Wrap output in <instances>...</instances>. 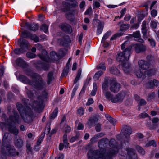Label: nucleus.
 Returning a JSON list of instances; mask_svg holds the SVG:
<instances>
[{"instance_id": "nucleus-1", "label": "nucleus", "mask_w": 159, "mask_h": 159, "mask_svg": "<svg viewBox=\"0 0 159 159\" xmlns=\"http://www.w3.org/2000/svg\"><path fill=\"white\" fill-rule=\"evenodd\" d=\"M26 74L34 79L32 81L23 75L19 76V80L24 83L34 86L35 89L37 91L41 90L45 88L46 82L40 75L31 72H27Z\"/></svg>"}, {"instance_id": "nucleus-2", "label": "nucleus", "mask_w": 159, "mask_h": 159, "mask_svg": "<svg viewBox=\"0 0 159 159\" xmlns=\"http://www.w3.org/2000/svg\"><path fill=\"white\" fill-rule=\"evenodd\" d=\"M132 52V47L128 46L122 52H120L117 55L116 59L117 61L121 62L122 67L124 72L128 73L130 71V65L128 60Z\"/></svg>"}, {"instance_id": "nucleus-3", "label": "nucleus", "mask_w": 159, "mask_h": 159, "mask_svg": "<svg viewBox=\"0 0 159 159\" xmlns=\"http://www.w3.org/2000/svg\"><path fill=\"white\" fill-rule=\"evenodd\" d=\"M43 52H45L46 54L43 55L42 54L38 55L39 57L42 60V62L40 61H38L37 65L35 66L38 69H43L44 70L47 71L49 68L48 62L49 61L56 60L58 58V56L55 52H51L50 53L51 58L50 59L48 57V53H47L45 51L43 50Z\"/></svg>"}, {"instance_id": "nucleus-4", "label": "nucleus", "mask_w": 159, "mask_h": 159, "mask_svg": "<svg viewBox=\"0 0 159 159\" xmlns=\"http://www.w3.org/2000/svg\"><path fill=\"white\" fill-rule=\"evenodd\" d=\"M18 118L19 117L18 116H16V117H14L11 116L10 117V120L13 121L10 123L7 126H6V124L4 123H1L0 124V126L2 129H3L5 127H7L8 130L10 132L13 133L15 135H16L18 133V130L14 127V125L15 124V121L17 122L18 123H19L18 121Z\"/></svg>"}, {"instance_id": "nucleus-5", "label": "nucleus", "mask_w": 159, "mask_h": 159, "mask_svg": "<svg viewBox=\"0 0 159 159\" xmlns=\"http://www.w3.org/2000/svg\"><path fill=\"white\" fill-rule=\"evenodd\" d=\"M78 6V3L77 2H75V3L70 4L67 1H64L62 2L61 6V9L64 12H68L72 8H75Z\"/></svg>"}, {"instance_id": "nucleus-6", "label": "nucleus", "mask_w": 159, "mask_h": 159, "mask_svg": "<svg viewBox=\"0 0 159 159\" xmlns=\"http://www.w3.org/2000/svg\"><path fill=\"white\" fill-rule=\"evenodd\" d=\"M26 88L27 94L29 98H31L33 96H36V97L37 96L39 98V99H42V98H47L48 93L47 92L45 91H43L42 93V96L41 97L42 98H39V96H38L39 95H38V93L37 92H36L35 90H34L32 91L31 89H30V90H29L27 89V88Z\"/></svg>"}, {"instance_id": "nucleus-7", "label": "nucleus", "mask_w": 159, "mask_h": 159, "mask_svg": "<svg viewBox=\"0 0 159 159\" xmlns=\"http://www.w3.org/2000/svg\"><path fill=\"white\" fill-rule=\"evenodd\" d=\"M129 27V24H123L121 25L119 32L114 35L110 39L111 40L116 39L117 37H119L124 34L125 31L128 30Z\"/></svg>"}, {"instance_id": "nucleus-8", "label": "nucleus", "mask_w": 159, "mask_h": 159, "mask_svg": "<svg viewBox=\"0 0 159 159\" xmlns=\"http://www.w3.org/2000/svg\"><path fill=\"white\" fill-rule=\"evenodd\" d=\"M131 46L132 48H133L137 53H139L143 52L146 50V46L142 43H136L133 44Z\"/></svg>"}, {"instance_id": "nucleus-9", "label": "nucleus", "mask_w": 159, "mask_h": 159, "mask_svg": "<svg viewBox=\"0 0 159 159\" xmlns=\"http://www.w3.org/2000/svg\"><path fill=\"white\" fill-rule=\"evenodd\" d=\"M110 83L111 84V85L109 89L111 92L117 93L120 90L121 86L119 83L116 82L115 80H113L110 81Z\"/></svg>"}, {"instance_id": "nucleus-10", "label": "nucleus", "mask_w": 159, "mask_h": 159, "mask_svg": "<svg viewBox=\"0 0 159 159\" xmlns=\"http://www.w3.org/2000/svg\"><path fill=\"white\" fill-rule=\"evenodd\" d=\"M98 120V119L97 118L94 117L89 120L88 123L89 125H90L91 126L95 125L96 131L99 132L101 129V125L99 123H97Z\"/></svg>"}, {"instance_id": "nucleus-11", "label": "nucleus", "mask_w": 159, "mask_h": 159, "mask_svg": "<svg viewBox=\"0 0 159 159\" xmlns=\"http://www.w3.org/2000/svg\"><path fill=\"white\" fill-rule=\"evenodd\" d=\"M138 64L140 69L146 70L150 67V64L144 60H141L138 62Z\"/></svg>"}, {"instance_id": "nucleus-12", "label": "nucleus", "mask_w": 159, "mask_h": 159, "mask_svg": "<svg viewBox=\"0 0 159 159\" xmlns=\"http://www.w3.org/2000/svg\"><path fill=\"white\" fill-rule=\"evenodd\" d=\"M112 80H110L109 77H105L103 80L102 82V88L103 91H106L108 90L109 88V82Z\"/></svg>"}, {"instance_id": "nucleus-13", "label": "nucleus", "mask_w": 159, "mask_h": 159, "mask_svg": "<svg viewBox=\"0 0 159 159\" xmlns=\"http://www.w3.org/2000/svg\"><path fill=\"white\" fill-rule=\"evenodd\" d=\"M104 152V151L97 150L94 151L93 154L96 159H104L105 157V154Z\"/></svg>"}, {"instance_id": "nucleus-14", "label": "nucleus", "mask_w": 159, "mask_h": 159, "mask_svg": "<svg viewBox=\"0 0 159 159\" xmlns=\"http://www.w3.org/2000/svg\"><path fill=\"white\" fill-rule=\"evenodd\" d=\"M60 28L62 30L68 33H70L72 32V29L70 25L65 24L61 25L59 26Z\"/></svg>"}, {"instance_id": "nucleus-15", "label": "nucleus", "mask_w": 159, "mask_h": 159, "mask_svg": "<svg viewBox=\"0 0 159 159\" xmlns=\"http://www.w3.org/2000/svg\"><path fill=\"white\" fill-rule=\"evenodd\" d=\"M128 156L129 159H137V157L135 153V151L131 148L126 149Z\"/></svg>"}, {"instance_id": "nucleus-16", "label": "nucleus", "mask_w": 159, "mask_h": 159, "mask_svg": "<svg viewBox=\"0 0 159 159\" xmlns=\"http://www.w3.org/2000/svg\"><path fill=\"white\" fill-rule=\"evenodd\" d=\"M16 63L18 66L22 68H26L28 66L27 63L21 57L17 58L16 60Z\"/></svg>"}, {"instance_id": "nucleus-17", "label": "nucleus", "mask_w": 159, "mask_h": 159, "mask_svg": "<svg viewBox=\"0 0 159 159\" xmlns=\"http://www.w3.org/2000/svg\"><path fill=\"white\" fill-rule=\"evenodd\" d=\"M18 42L20 43V47L24 48L25 50H26L28 49V47L29 45V44L28 41L25 39L21 40V39L18 40Z\"/></svg>"}, {"instance_id": "nucleus-18", "label": "nucleus", "mask_w": 159, "mask_h": 159, "mask_svg": "<svg viewBox=\"0 0 159 159\" xmlns=\"http://www.w3.org/2000/svg\"><path fill=\"white\" fill-rule=\"evenodd\" d=\"M25 26L28 30L33 31H36L38 28V25L34 23L29 24V23L27 22L25 23Z\"/></svg>"}, {"instance_id": "nucleus-19", "label": "nucleus", "mask_w": 159, "mask_h": 159, "mask_svg": "<svg viewBox=\"0 0 159 159\" xmlns=\"http://www.w3.org/2000/svg\"><path fill=\"white\" fill-rule=\"evenodd\" d=\"M133 35L135 40L141 43L144 42L143 40L140 38V34L139 31H137L134 32Z\"/></svg>"}, {"instance_id": "nucleus-20", "label": "nucleus", "mask_w": 159, "mask_h": 159, "mask_svg": "<svg viewBox=\"0 0 159 159\" xmlns=\"http://www.w3.org/2000/svg\"><path fill=\"white\" fill-rule=\"evenodd\" d=\"M131 133V129L130 127H127L123 132L124 135L127 139L126 140H129V135Z\"/></svg>"}, {"instance_id": "nucleus-21", "label": "nucleus", "mask_w": 159, "mask_h": 159, "mask_svg": "<svg viewBox=\"0 0 159 159\" xmlns=\"http://www.w3.org/2000/svg\"><path fill=\"white\" fill-rule=\"evenodd\" d=\"M128 96L127 93L125 91H122L117 95L116 98L117 99H122L127 98Z\"/></svg>"}, {"instance_id": "nucleus-22", "label": "nucleus", "mask_w": 159, "mask_h": 159, "mask_svg": "<svg viewBox=\"0 0 159 159\" xmlns=\"http://www.w3.org/2000/svg\"><path fill=\"white\" fill-rule=\"evenodd\" d=\"M156 72L155 69H152L147 70L144 73L143 77H146L147 76L149 77L154 75Z\"/></svg>"}, {"instance_id": "nucleus-23", "label": "nucleus", "mask_w": 159, "mask_h": 159, "mask_svg": "<svg viewBox=\"0 0 159 159\" xmlns=\"http://www.w3.org/2000/svg\"><path fill=\"white\" fill-rule=\"evenodd\" d=\"M69 12L66 14V18L72 21L74 19V12L73 10H71L68 11Z\"/></svg>"}, {"instance_id": "nucleus-24", "label": "nucleus", "mask_w": 159, "mask_h": 159, "mask_svg": "<svg viewBox=\"0 0 159 159\" xmlns=\"http://www.w3.org/2000/svg\"><path fill=\"white\" fill-rule=\"evenodd\" d=\"M158 82L156 80H153L152 81H150L147 84L148 86L150 88H152L155 86H158Z\"/></svg>"}, {"instance_id": "nucleus-25", "label": "nucleus", "mask_w": 159, "mask_h": 159, "mask_svg": "<svg viewBox=\"0 0 159 159\" xmlns=\"http://www.w3.org/2000/svg\"><path fill=\"white\" fill-rule=\"evenodd\" d=\"M110 72L112 74L118 76L120 75V72L119 70L116 67H112L110 69Z\"/></svg>"}, {"instance_id": "nucleus-26", "label": "nucleus", "mask_w": 159, "mask_h": 159, "mask_svg": "<svg viewBox=\"0 0 159 159\" xmlns=\"http://www.w3.org/2000/svg\"><path fill=\"white\" fill-rule=\"evenodd\" d=\"M103 72L102 71H99L96 72L93 77V80L96 81L98 80L100 77H101L103 74Z\"/></svg>"}, {"instance_id": "nucleus-27", "label": "nucleus", "mask_w": 159, "mask_h": 159, "mask_svg": "<svg viewBox=\"0 0 159 159\" xmlns=\"http://www.w3.org/2000/svg\"><path fill=\"white\" fill-rule=\"evenodd\" d=\"M53 73L52 72H49L48 74L47 78V82L48 84H50L53 79Z\"/></svg>"}, {"instance_id": "nucleus-28", "label": "nucleus", "mask_w": 159, "mask_h": 159, "mask_svg": "<svg viewBox=\"0 0 159 159\" xmlns=\"http://www.w3.org/2000/svg\"><path fill=\"white\" fill-rule=\"evenodd\" d=\"M104 95L106 98L109 99H112L113 98V95L111 92L109 91H103Z\"/></svg>"}, {"instance_id": "nucleus-29", "label": "nucleus", "mask_w": 159, "mask_h": 159, "mask_svg": "<svg viewBox=\"0 0 159 159\" xmlns=\"http://www.w3.org/2000/svg\"><path fill=\"white\" fill-rule=\"evenodd\" d=\"M146 59L147 62L150 64V66L154 62V59L153 56L151 55H148L146 57Z\"/></svg>"}, {"instance_id": "nucleus-30", "label": "nucleus", "mask_w": 159, "mask_h": 159, "mask_svg": "<svg viewBox=\"0 0 159 159\" xmlns=\"http://www.w3.org/2000/svg\"><path fill=\"white\" fill-rule=\"evenodd\" d=\"M93 89L92 92H91L90 95L91 96H94L96 93L97 90V85L96 83L95 82L93 83Z\"/></svg>"}, {"instance_id": "nucleus-31", "label": "nucleus", "mask_w": 159, "mask_h": 159, "mask_svg": "<svg viewBox=\"0 0 159 159\" xmlns=\"http://www.w3.org/2000/svg\"><path fill=\"white\" fill-rule=\"evenodd\" d=\"M93 25L94 27L96 26H101L103 25L101 22L99 20L97 19H94L93 20Z\"/></svg>"}, {"instance_id": "nucleus-32", "label": "nucleus", "mask_w": 159, "mask_h": 159, "mask_svg": "<svg viewBox=\"0 0 159 159\" xmlns=\"http://www.w3.org/2000/svg\"><path fill=\"white\" fill-rule=\"evenodd\" d=\"M26 52V50L21 48H17L14 50V52L16 54L20 55Z\"/></svg>"}, {"instance_id": "nucleus-33", "label": "nucleus", "mask_w": 159, "mask_h": 159, "mask_svg": "<svg viewBox=\"0 0 159 159\" xmlns=\"http://www.w3.org/2000/svg\"><path fill=\"white\" fill-rule=\"evenodd\" d=\"M22 35L23 37L24 38H30L31 35V34L30 32H28L27 30H24L22 32Z\"/></svg>"}, {"instance_id": "nucleus-34", "label": "nucleus", "mask_w": 159, "mask_h": 159, "mask_svg": "<svg viewBox=\"0 0 159 159\" xmlns=\"http://www.w3.org/2000/svg\"><path fill=\"white\" fill-rule=\"evenodd\" d=\"M58 111V108L56 107L53 112L51 114L50 116V118L51 119H54L56 116H57Z\"/></svg>"}, {"instance_id": "nucleus-35", "label": "nucleus", "mask_w": 159, "mask_h": 159, "mask_svg": "<svg viewBox=\"0 0 159 159\" xmlns=\"http://www.w3.org/2000/svg\"><path fill=\"white\" fill-rule=\"evenodd\" d=\"M81 71H82V69L81 68L79 69L78 71H77V74L76 75V76L74 80V84L76 83L79 80V79H80L81 74Z\"/></svg>"}, {"instance_id": "nucleus-36", "label": "nucleus", "mask_w": 159, "mask_h": 159, "mask_svg": "<svg viewBox=\"0 0 159 159\" xmlns=\"http://www.w3.org/2000/svg\"><path fill=\"white\" fill-rule=\"evenodd\" d=\"M40 29L41 30L43 31L45 33H46L48 31V26L45 24H43Z\"/></svg>"}, {"instance_id": "nucleus-37", "label": "nucleus", "mask_w": 159, "mask_h": 159, "mask_svg": "<svg viewBox=\"0 0 159 159\" xmlns=\"http://www.w3.org/2000/svg\"><path fill=\"white\" fill-rule=\"evenodd\" d=\"M136 148L139 153L142 155H144L145 154V152L144 149L141 147L137 146Z\"/></svg>"}, {"instance_id": "nucleus-38", "label": "nucleus", "mask_w": 159, "mask_h": 159, "mask_svg": "<svg viewBox=\"0 0 159 159\" xmlns=\"http://www.w3.org/2000/svg\"><path fill=\"white\" fill-rule=\"evenodd\" d=\"M30 39L33 40L35 42H39V39L38 37L35 34H31Z\"/></svg>"}, {"instance_id": "nucleus-39", "label": "nucleus", "mask_w": 159, "mask_h": 159, "mask_svg": "<svg viewBox=\"0 0 159 159\" xmlns=\"http://www.w3.org/2000/svg\"><path fill=\"white\" fill-rule=\"evenodd\" d=\"M111 32H107L103 36L102 39V42L104 43L106 39L108 38V37L110 35Z\"/></svg>"}, {"instance_id": "nucleus-40", "label": "nucleus", "mask_w": 159, "mask_h": 159, "mask_svg": "<svg viewBox=\"0 0 159 159\" xmlns=\"http://www.w3.org/2000/svg\"><path fill=\"white\" fill-rule=\"evenodd\" d=\"M97 68L98 69H102L104 70H105L106 69L105 64L104 63H101L98 65L97 66Z\"/></svg>"}, {"instance_id": "nucleus-41", "label": "nucleus", "mask_w": 159, "mask_h": 159, "mask_svg": "<svg viewBox=\"0 0 159 159\" xmlns=\"http://www.w3.org/2000/svg\"><path fill=\"white\" fill-rule=\"evenodd\" d=\"M63 142L64 146L66 147H67L68 143V140L67 139V135L66 134H65L63 137Z\"/></svg>"}, {"instance_id": "nucleus-42", "label": "nucleus", "mask_w": 159, "mask_h": 159, "mask_svg": "<svg viewBox=\"0 0 159 159\" xmlns=\"http://www.w3.org/2000/svg\"><path fill=\"white\" fill-rule=\"evenodd\" d=\"M97 27V34L98 35L102 33L103 28V25L100 26H98Z\"/></svg>"}, {"instance_id": "nucleus-43", "label": "nucleus", "mask_w": 159, "mask_h": 159, "mask_svg": "<svg viewBox=\"0 0 159 159\" xmlns=\"http://www.w3.org/2000/svg\"><path fill=\"white\" fill-rule=\"evenodd\" d=\"M16 146L20 147L22 146L23 144V141L21 139H19L17 140H16L15 142Z\"/></svg>"}, {"instance_id": "nucleus-44", "label": "nucleus", "mask_w": 159, "mask_h": 159, "mask_svg": "<svg viewBox=\"0 0 159 159\" xmlns=\"http://www.w3.org/2000/svg\"><path fill=\"white\" fill-rule=\"evenodd\" d=\"M152 145L153 147H155L156 146V142L154 140H152L147 143L145 145L146 147H148Z\"/></svg>"}, {"instance_id": "nucleus-45", "label": "nucleus", "mask_w": 159, "mask_h": 159, "mask_svg": "<svg viewBox=\"0 0 159 159\" xmlns=\"http://www.w3.org/2000/svg\"><path fill=\"white\" fill-rule=\"evenodd\" d=\"M68 68L67 67H66L63 70L61 76L63 77L66 76L68 73Z\"/></svg>"}, {"instance_id": "nucleus-46", "label": "nucleus", "mask_w": 159, "mask_h": 159, "mask_svg": "<svg viewBox=\"0 0 159 159\" xmlns=\"http://www.w3.org/2000/svg\"><path fill=\"white\" fill-rule=\"evenodd\" d=\"M136 76L138 78H141L142 76H143L144 75L143 71H141L140 69L138 70L137 71H136Z\"/></svg>"}, {"instance_id": "nucleus-47", "label": "nucleus", "mask_w": 159, "mask_h": 159, "mask_svg": "<svg viewBox=\"0 0 159 159\" xmlns=\"http://www.w3.org/2000/svg\"><path fill=\"white\" fill-rule=\"evenodd\" d=\"M36 55L30 52H28L26 53V56L29 58H34L36 57Z\"/></svg>"}, {"instance_id": "nucleus-48", "label": "nucleus", "mask_w": 159, "mask_h": 159, "mask_svg": "<svg viewBox=\"0 0 159 159\" xmlns=\"http://www.w3.org/2000/svg\"><path fill=\"white\" fill-rule=\"evenodd\" d=\"M143 36V37L145 39H147L148 36V34L147 32V30L144 29L141 30Z\"/></svg>"}, {"instance_id": "nucleus-49", "label": "nucleus", "mask_w": 159, "mask_h": 159, "mask_svg": "<svg viewBox=\"0 0 159 159\" xmlns=\"http://www.w3.org/2000/svg\"><path fill=\"white\" fill-rule=\"evenodd\" d=\"M71 129V128L67 125L66 124L65 125L63 130H64L66 133L69 132L70 131Z\"/></svg>"}, {"instance_id": "nucleus-50", "label": "nucleus", "mask_w": 159, "mask_h": 159, "mask_svg": "<svg viewBox=\"0 0 159 159\" xmlns=\"http://www.w3.org/2000/svg\"><path fill=\"white\" fill-rule=\"evenodd\" d=\"M137 102L140 106L145 105L146 103L145 100H137Z\"/></svg>"}, {"instance_id": "nucleus-51", "label": "nucleus", "mask_w": 159, "mask_h": 159, "mask_svg": "<svg viewBox=\"0 0 159 159\" xmlns=\"http://www.w3.org/2000/svg\"><path fill=\"white\" fill-rule=\"evenodd\" d=\"M105 117L111 123H112L114 125L115 124L113 123V122L115 120H113V118L109 115H105Z\"/></svg>"}, {"instance_id": "nucleus-52", "label": "nucleus", "mask_w": 159, "mask_h": 159, "mask_svg": "<svg viewBox=\"0 0 159 159\" xmlns=\"http://www.w3.org/2000/svg\"><path fill=\"white\" fill-rule=\"evenodd\" d=\"M126 11V9L125 8L122 9L120 11V16H118L117 17H119L120 19L122 18L125 13ZM117 18V17H115L116 18Z\"/></svg>"}, {"instance_id": "nucleus-53", "label": "nucleus", "mask_w": 159, "mask_h": 159, "mask_svg": "<svg viewBox=\"0 0 159 159\" xmlns=\"http://www.w3.org/2000/svg\"><path fill=\"white\" fill-rule=\"evenodd\" d=\"M151 46L152 47H155L156 45V43L154 40L152 39H148Z\"/></svg>"}, {"instance_id": "nucleus-54", "label": "nucleus", "mask_w": 159, "mask_h": 159, "mask_svg": "<svg viewBox=\"0 0 159 159\" xmlns=\"http://www.w3.org/2000/svg\"><path fill=\"white\" fill-rule=\"evenodd\" d=\"M78 113L80 116H82L84 114V110L83 109L80 107L77 110Z\"/></svg>"}, {"instance_id": "nucleus-55", "label": "nucleus", "mask_w": 159, "mask_h": 159, "mask_svg": "<svg viewBox=\"0 0 159 159\" xmlns=\"http://www.w3.org/2000/svg\"><path fill=\"white\" fill-rule=\"evenodd\" d=\"M151 14L152 16L155 17L157 15V11L156 10L153 9L151 11Z\"/></svg>"}, {"instance_id": "nucleus-56", "label": "nucleus", "mask_w": 159, "mask_h": 159, "mask_svg": "<svg viewBox=\"0 0 159 159\" xmlns=\"http://www.w3.org/2000/svg\"><path fill=\"white\" fill-rule=\"evenodd\" d=\"M146 25L147 22L146 21H144L143 22L142 25L141 30L147 29Z\"/></svg>"}, {"instance_id": "nucleus-57", "label": "nucleus", "mask_w": 159, "mask_h": 159, "mask_svg": "<svg viewBox=\"0 0 159 159\" xmlns=\"http://www.w3.org/2000/svg\"><path fill=\"white\" fill-rule=\"evenodd\" d=\"M148 116V115L146 113H143L140 114L139 115V117L140 118H143L147 117Z\"/></svg>"}, {"instance_id": "nucleus-58", "label": "nucleus", "mask_w": 159, "mask_h": 159, "mask_svg": "<svg viewBox=\"0 0 159 159\" xmlns=\"http://www.w3.org/2000/svg\"><path fill=\"white\" fill-rule=\"evenodd\" d=\"M37 49L39 50H41L42 49V46L40 43H37L35 45Z\"/></svg>"}, {"instance_id": "nucleus-59", "label": "nucleus", "mask_w": 159, "mask_h": 159, "mask_svg": "<svg viewBox=\"0 0 159 159\" xmlns=\"http://www.w3.org/2000/svg\"><path fill=\"white\" fill-rule=\"evenodd\" d=\"M157 23L156 21H152L151 23V26L152 28H155L157 26Z\"/></svg>"}, {"instance_id": "nucleus-60", "label": "nucleus", "mask_w": 159, "mask_h": 159, "mask_svg": "<svg viewBox=\"0 0 159 159\" xmlns=\"http://www.w3.org/2000/svg\"><path fill=\"white\" fill-rule=\"evenodd\" d=\"M92 12V9L91 8L88 9L85 12V15H88L91 14Z\"/></svg>"}, {"instance_id": "nucleus-61", "label": "nucleus", "mask_w": 159, "mask_h": 159, "mask_svg": "<svg viewBox=\"0 0 159 159\" xmlns=\"http://www.w3.org/2000/svg\"><path fill=\"white\" fill-rule=\"evenodd\" d=\"M4 72V69L3 66H0V76H2Z\"/></svg>"}, {"instance_id": "nucleus-62", "label": "nucleus", "mask_w": 159, "mask_h": 159, "mask_svg": "<svg viewBox=\"0 0 159 159\" xmlns=\"http://www.w3.org/2000/svg\"><path fill=\"white\" fill-rule=\"evenodd\" d=\"M100 6V3L98 2H96L94 3V6H93V8H98Z\"/></svg>"}, {"instance_id": "nucleus-63", "label": "nucleus", "mask_w": 159, "mask_h": 159, "mask_svg": "<svg viewBox=\"0 0 159 159\" xmlns=\"http://www.w3.org/2000/svg\"><path fill=\"white\" fill-rule=\"evenodd\" d=\"M64 155L63 154H60L58 156L56 157L55 159H63Z\"/></svg>"}, {"instance_id": "nucleus-64", "label": "nucleus", "mask_w": 159, "mask_h": 159, "mask_svg": "<svg viewBox=\"0 0 159 159\" xmlns=\"http://www.w3.org/2000/svg\"><path fill=\"white\" fill-rule=\"evenodd\" d=\"M131 16L129 15H126L124 18L125 20L126 21H129L131 18Z\"/></svg>"}]
</instances>
